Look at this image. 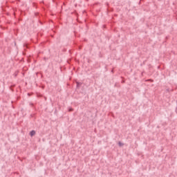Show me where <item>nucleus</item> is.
I'll use <instances>...</instances> for the list:
<instances>
[{
	"mask_svg": "<svg viewBox=\"0 0 177 177\" xmlns=\"http://www.w3.org/2000/svg\"><path fill=\"white\" fill-rule=\"evenodd\" d=\"M35 135V131L32 130L30 132V136H34Z\"/></svg>",
	"mask_w": 177,
	"mask_h": 177,
	"instance_id": "obj_1",
	"label": "nucleus"
},
{
	"mask_svg": "<svg viewBox=\"0 0 177 177\" xmlns=\"http://www.w3.org/2000/svg\"><path fill=\"white\" fill-rule=\"evenodd\" d=\"M80 85H82V83L77 82V86H80Z\"/></svg>",
	"mask_w": 177,
	"mask_h": 177,
	"instance_id": "obj_2",
	"label": "nucleus"
},
{
	"mask_svg": "<svg viewBox=\"0 0 177 177\" xmlns=\"http://www.w3.org/2000/svg\"><path fill=\"white\" fill-rule=\"evenodd\" d=\"M118 145H119V146H120V147H121V146H124V144H122L121 142H118Z\"/></svg>",
	"mask_w": 177,
	"mask_h": 177,
	"instance_id": "obj_3",
	"label": "nucleus"
},
{
	"mask_svg": "<svg viewBox=\"0 0 177 177\" xmlns=\"http://www.w3.org/2000/svg\"><path fill=\"white\" fill-rule=\"evenodd\" d=\"M69 111H73V109H69Z\"/></svg>",
	"mask_w": 177,
	"mask_h": 177,
	"instance_id": "obj_4",
	"label": "nucleus"
}]
</instances>
